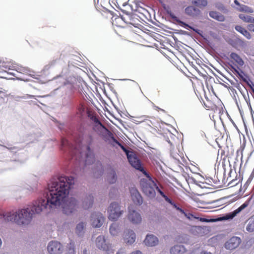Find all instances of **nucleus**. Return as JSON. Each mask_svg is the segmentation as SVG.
<instances>
[{"mask_svg":"<svg viewBox=\"0 0 254 254\" xmlns=\"http://www.w3.org/2000/svg\"><path fill=\"white\" fill-rule=\"evenodd\" d=\"M112 141L115 143L116 144L119 145L121 148L123 150L124 152H126V149H127L125 146H124L122 143H121L114 136L113 133L111 132L108 135Z\"/></svg>","mask_w":254,"mask_h":254,"instance_id":"obj_28","label":"nucleus"},{"mask_svg":"<svg viewBox=\"0 0 254 254\" xmlns=\"http://www.w3.org/2000/svg\"><path fill=\"white\" fill-rule=\"evenodd\" d=\"M209 15L211 18L219 21H223L225 19L224 16L217 11H211L209 13Z\"/></svg>","mask_w":254,"mask_h":254,"instance_id":"obj_22","label":"nucleus"},{"mask_svg":"<svg viewBox=\"0 0 254 254\" xmlns=\"http://www.w3.org/2000/svg\"><path fill=\"white\" fill-rule=\"evenodd\" d=\"M186 15L192 18H197L200 16L201 12L199 9L193 5H189L185 9Z\"/></svg>","mask_w":254,"mask_h":254,"instance_id":"obj_13","label":"nucleus"},{"mask_svg":"<svg viewBox=\"0 0 254 254\" xmlns=\"http://www.w3.org/2000/svg\"><path fill=\"white\" fill-rule=\"evenodd\" d=\"M230 57L232 59L234 60L240 66H243L244 62L242 59L237 54L235 53H231Z\"/></svg>","mask_w":254,"mask_h":254,"instance_id":"obj_24","label":"nucleus"},{"mask_svg":"<svg viewBox=\"0 0 254 254\" xmlns=\"http://www.w3.org/2000/svg\"><path fill=\"white\" fill-rule=\"evenodd\" d=\"M96 246L97 248L105 252H109L111 248V245L108 242L105 237L103 235H100L96 238Z\"/></svg>","mask_w":254,"mask_h":254,"instance_id":"obj_8","label":"nucleus"},{"mask_svg":"<svg viewBox=\"0 0 254 254\" xmlns=\"http://www.w3.org/2000/svg\"><path fill=\"white\" fill-rule=\"evenodd\" d=\"M110 233L111 234V235L114 236L116 235L117 233V226L116 224H112L110 227Z\"/></svg>","mask_w":254,"mask_h":254,"instance_id":"obj_35","label":"nucleus"},{"mask_svg":"<svg viewBox=\"0 0 254 254\" xmlns=\"http://www.w3.org/2000/svg\"><path fill=\"white\" fill-rule=\"evenodd\" d=\"M112 141L115 143L116 144L119 145L121 148L123 150L124 152H126V149H127L125 146H124L122 143H121L114 136L113 133L111 132L108 135Z\"/></svg>","mask_w":254,"mask_h":254,"instance_id":"obj_27","label":"nucleus"},{"mask_svg":"<svg viewBox=\"0 0 254 254\" xmlns=\"http://www.w3.org/2000/svg\"><path fill=\"white\" fill-rule=\"evenodd\" d=\"M130 254H142V253L140 251L137 250L132 252Z\"/></svg>","mask_w":254,"mask_h":254,"instance_id":"obj_50","label":"nucleus"},{"mask_svg":"<svg viewBox=\"0 0 254 254\" xmlns=\"http://www.w3.org/2000/svg\"><path fill=\"white\" fill-rule=\"evenodd\" d=\"M56 62V61H53L52 62H51V63L50 64L51 66L54 65Z\"/></svg>","mask_w":254,"mask_h":254,"instance_id":"obj_57","label":"nucleus"},{"mask_svg":"<svg viewBox=\"0 0 254 254\" xmlns=\"http://www.w3.org/2000/svg\"><path fill=\"white\" fill-rule=\"evenodd\" d=\"M124 152L128 162L132 167L140 171H144L142 163L134 151L127 149L126 152Z\"/></svg>","mask_w":254,"mask_h":254,"instance_id":"obj_5","label":"nucleus"},{"mask_svg":"<svg viewBox=\"0 0 254 254\" xmlns=\"http://www.w3.org/2000/svg\"><path fill=\"white\" fill-rule=\"evenodd\" d=\"M158 238L153 234H147L144 240V244L148 247L156 246L158 244Z\"/></svg>","mask_w":254,"mask_h":254,"instance_id":"obj_15","label":"nucleus"},{"mask_svg":"<svg viewBox=\"0 0 254 254\" xmlns=\"http://www.w3.org/2000/svg\"><path fill=\"white\" fill-rule=\"evenodd\" d=\"M94 202V196L92 194L86 195L82 202V206L84 209L91 207Z\"/></svg>","mask_w":254,"mask_h":254,"instance_id":"obj_18","label":"nucleus"},{"mask_svg":"<svg viewBox=\"0 0 254 254\" xmlns=\"http://www.w3.org/2000/svg\"><path fill=\"white\" fill-rule=\"evenodd\" d=\"M184 215L189 220H191L192 218H194L195 219L199 218H196V217H194L192 214H191L190 212H187V211L185 213Z\"/></svg>","mask_w":254,"mask_h":254,"instance_id":"obj_40","label":"nucleus"},{"mask_svg":"<svg viewBox=\"0 0 254 254\" xmlns=\"http://www.w3.org/2000/svg\"><path fill=\"white\" fill-rule=\"evenodd\" d=\"M74 184V181L73 176L61 175L53 178L51 183L48 184V188L44 190L43 193L45 201L48 200V205H51L50 199H51L52 191H57L55 193L56 194L53 195V200L60 197V195H63V193L65 192L66 194L59 204L51 205V207L48 208V213L50 212L51 208L62 205H63V213L66 215L70 214L76 210L77 201L75 198L71 197L66 201L69 193V190L72 188Z\"/></svg>","mask_w":254,"mask_h":254,"instance_id":"obj_2","label":"nucleus"},{"mask_svg":"<svg viewBox=\"0 0 254 254\" xmlns=\"http://www.w3.org/2000/svg\"><path fill=\"white\" fill-rule=\"evenodd\" d=\"M124 252H122V250H120V251L118 252L116 254H124Z\"/></svg>","mask_w":254,"mask_h":254,"instance_id":"obj_58","label":"nucleus"},{"mask_svg":"<svg viewBox=\"0 0 254 254\" xmlns=\"http://www.w3.org/2000/svg\"><path fill=\"white\" fill-rule=\"evenodd\" d=\"M125 234V242L129 245L132 244L136 239V235L134 231L130 229L127 230Z\"/></svg>","mask_w":254,"mask_h":254,"instance_id":"obj_16","label":"nucleus"},{"mask_svg":"<svg viewBox=\"0 0 254 254\" xmlns=\"http://www.w3.org/2000/svg\"><path fill=\"white\" fill-rule=\"evenodd\" d=\"M146 177L147 178L140 179V185L143 193L150 198H153L156 194L155 189L157 184L148 174H146Z\"/></svg>","mask_w":254,"mask_h":254,"instance_id":"obj_4","label":"nucleus"},{"mask_svg":"<svg viewBox=\"0 0 254 254\" xmlns=\"http://www.w3.org/2000/svg\"><path fill=\"white\" fill-rule=\"evenodd\" d=\"M201 254H212L210 252H207L206 251H201V252L200 253Z\"/></svg>","mask_w":254,"mask_h":254,"instance_id":"obj_55","label":"nucleus"},{"mask_svg":"<svg viewBox=\"0 0 254 254\" xmlns=\"http://www.w3.org/2000/svg\"><path fill=\"white\" fill-rule=\"evenodd\" d=\"M199 220L201 222H210V221L214 222V221L213 220V221H210V220H208V219H207L206 218H201V217L199 218Z\"/></svg>","mask_w":254,"mask_h":254,"instance_id":"obj_49","label":"nucleus"},{"mask_svg":"<svg viewBox=\"0 0 254 254\" xmlns=\"http://www.w3.org/2000/svg\"><path fill=\"white\" fill-rule=\"evenodd\" d=\"M186 249L183 245H175L170 249L171 254H184L186 252Z\"/></svg>","mask_w":254,"mask_h":254,"instance_id":"obj_19","label":"nucleus"},{"mask_svg":"<svg viewBox=\"0 0 254 254\" xmlns=\"http://www.w3.org/2000/svg\"><path fill=\"white\" fill-rule=\"evenodd\" d=\"M192 29H191L192 30H193L194 32H195L196 33H197L199 36H202V31H201L200 30H199L198 29L195 28L193 27H192Z\"/></svg>","mask_w":254,"mask_h":254,"instance_id":"obj_44","label":"nucleus"},{"mask_svg":"<svg viewBox=\"0 0 254 254\" xmlns=\"http://www.w3.org/2000/svg\"><path fill=\"white\" fill-rule=\"evenodd\" d=\"M0 66H1V67H4L5 68H8V65H5L4 62H2V63L0 62Z\"/></svg>","mask_w":254,"mask_h":254,"instance_id":"obj_51","label":"nucleus"},{"mask_svg":"<svg viewBox=\"0 0 254 254\" xmlns=\"http://www.w3.org/2000/svg\"><path fill=\"white\" fill-rule=\"evenodd\" d=\"M239 18L245 22L254 24V17L245 14H240Z\"/></svg>","mask_w":254,"mask_h":254,"instance_id":"obj_25","label":"nucleus"},{"mask_svg":"<svg viewBox=\"0 0 254 254\" xmlns=\"http://www.w3.org/2000/svg\"><path fill=\"white\" fill-rule=\"evenodd\" d=\"M166 140L170 144L171 146H173L172 143L171 142L168 137L166 139Z\"/></svg>","mask_w":254,"mask_h":254,"instance_id":"obj_56","label":"nucleus"},{"mask_svg":"<svg viewBox=\"0 0 254 254\" xmlns=\"http://www.w3.org/2000/svg\"><path fill=\"white\" fill-rule=\"evenodd\" d=\"M35 96L33 95L27 94L26 96H15L13 97V99L17 101H18L19 99H27V98H34Z\"/></svg>","mask_w":254,"mask_h":254,"instance_id":"obj_37","label":"nucleus"},{"mask_svg":"<svg viewBox=\"0 0 254 254\" xmlns=\"http://www.w3.org/2000/svg\"><path fill=\"white\" fill-rule=\"evenodd\" d=\"M237 180H232L228 185V186H230V187L235 186L237 184V183H236Z\"/></svg>","mask_w":254,"mask_h":254,"instance_id":"obj_46","label":"nucleus"},{"mask_svg":"<svg viewBox=\"0 0 254 254\" xmlns=\"http://www.w3.org/2000/svg\"><path fill=\"white\" fill-rule=\"evenodd\" d=\"M1 244H2V241H1V239L0 238V247H1Z\"/></svg>","mask_w":254,"mask_h":254,"instance_id":"obj_61","label":"nucleus"},{"mask_svg":"<svg viewBox=\"0 0 254 254\" xmlns=\"http://www.w3.org/2000/svg\"><path fill=\"white\" fill-rule=\"evenodd\" d=\"M248 29L249 30L254 32V24H249L248 25Z\"/></svg>","mask_w":254,"mask_h":254,"instance_id":"obj_47","label":"nucleus"},{"mask_svg":"<svg viewBox=\"0 0 254 254\" xmlns=\"http://www.w3.org/2000/svg\"><path fill=\"white\" fill-rule=\"evenodd\" d=\"M127 218L128 220L133 224H139L142 221L140 214L136 210L130 209H128Z\"/></svg>","mask_w":254,"mask_h":254,"instance_id":"obj_12","label":"nucleus"},{"mask_svg":"<svg viewBox=\"0 0 254 254\" xmlns=\"http://www.w3.org/2000/svg\"><path fill=\"white\" fill-rule=\"evenodd\" d=\"M81 254H88V251L86 249H85L81 252Z\"/></svg>","mask_w":254,"mask_h":254,"instance_id":"obj_53","label":"nucleus"},{"mask_svg":"<svg viewBox=\"0 0 254 254\" xmlns=\"http://www.w3.org/2000/svg\"><path fill=\"white\" fill-rule=\"evenodd\" d=\"M95 165H96L97 168V170H93V172L95 177L98 178L102 176L103 173V170L100 162L97 163Z\"/></svg>","mask_w":254,"mask_h":254,"instance_id":"obj_26","label":"nucleus"},{"mask_svg":"<svg viewBox=\"0 0 254 254\" xmlns=\"http://www.w3.org/2000/svg\"><path fill=\"white\" fill-rule=\"evenodd\" d=\"M64 125H60V126L59 127L60 129L62 130L64 127Z\"/></svg>","mask_w":254,"mask_h":254,"instance_id":"obj_59","label":"nucleus"},{"mask_svg":"<svg viewBox=\"0 0 254 254\" xmlns=\"http://www.w3.org/2000/svg\"><path fill=\"white\" fill-rule=\"evenodd\" d=\"M254 177V169L252 171V173L251 174L249 178H248V180L247 181L246 183L244 185V187H247L249 184L252 182V180L253 179Z\"/></svg>","mask_w":254,"mask_h":254,"instance_id":"obj_39","label":"nucleus"},{"mask_svg":"<svg viewBox=\"0 0 254 254\" xmlns=\"http://www.w3.org/2000/svg\"><path fill=\"white\" fill-rule=\"evenodd\" d=\"M85 224L83 222H80L77 224L75 228V233L79 236L81 237L84 233Z\"/></svg>","mask_w":254,"mask_h":254,"instance_id":"obj_23","label":"nucleus"},{"mask_svg":"<svg viewBox=\"0 0 254 254\" xmlns=\"http://www.w3.org/2000/svg\"><path fill=\"white\" fill-rule=\"evenodd\" d=\"M92 120L93 121L94 125H99L102 123L100 122V121L99 120V119L96 117H92L91 118Z\"/></svg>","mask_w":254,"mask_h":254,"instance_id":"obj_41","label":"nucleus"},{"mask_svg":"<svg viewBox=\"0 0 254 254\" xmlns=\"http://www.w3.org/2000/svg\"><path fill=\"white\" fill-rule=\"evenodd\" d=\"M174 208H175L177 210L179 211L181 214H185L186 211H185L183 209H182L181 207L178 206L176 203H175L173 200L172 202L170 203Z\"/></svg>","mask_w":254,"mask_h":254,"instance_id":"obj_32","label":"nucleus"},{"mask_svg":"<svg viewBox=\"0 0 254 254\" xmlns=\"http://www.w3.org/2000/svg\"><path fill=\"white\" fill-rule=\"evenodd\" d=\"M199 6H202L203 7H205L207 6L208 4V2L207 0H199Z\"/></svg>","mask_w":254,"mask_h":254,"instance_id":"obj_42","label":"nucleus"},{"mask_svg":"<svg viewBox=\"0 0 254 254\" xmlns=\"http://www.w3.org/2000/svg\"><path fill=\"white\" fill-rule=\"evenodd\" d=\"M234 2L236 5L239 6V7H240L242 5V4H241L239 1L237 0H234Z\"/></svg>","mask_w":254,"mask_h":254,"instance_id":"obj_52","label":"nucleus"},{"mask_svg":"<svg viewBox=\"0 0 254 254\" xmlns=\"http://www.w3.org/2000/svg\"><path fill=\"white\" fill-rule=\"evenodd\" d=\"M0 146H3V147L7 149L8 150H9L11 152H15L16 151H15V150H16L17 149V147H15V146H14V147H8L6 146H4V145H2L1 144H0Z\"/></svg>","mask_w":254,"mask_h":254,"instance_id":"obj_43","label":"nucleus"},{"mask_svg":"<svg viewBox=\"0 0 254 254\" xmlns=\"http://www.w3.org/2000/svg\"><path fill=\"white\" fill-rule=\"evenodd\" d=\"M216 7L224 13H226L228 11V10L224 5L221 2L217 3L216 4Z\"/></svg>","mask_w":254,"mask_h":254,"instance_id":"obj_33","label":"nucleus"},{"mask_svg":"<svg viewBox=\"0 0 254 254\" xmlns=\"http://www.w3.org/2000/svg\"><path fill=\"white\" fill-rule=\"evenodd\" d=\"M109 213V219L111 220L116 221L121 217L124 210H121V206L117 202H112L108 207Z\"/></svg>","mask_w":254,"mask_h":254,"instance_id":"obj_6","label":"nucleus"},{"mask_svg":"<svg viewBox=\"0 0 254 254\" xmlns=\"http://www.w3.org/2000/svg\"><path fill=\"white\" fill-rule=\"evenodd\" d=\"M167 13L172 19L177 22L180 26L188 30H191V29H192V26H190L185 22H184L179 19L173 12H171V11L167 10Z\"/></svg>","mask_w":254,"mask_h":254,"instance_id":"obj_17","label":"nucleus"},{"mask_svg":"<svg viewBox=\"0 0 254 254\" xmlns=\"http://www.w3.org/2000/svg\"><path fill=\"white\" fill-rule=\"evenodd\" d=\"M246 230L249 232L254 231V217L251 218L249 219V223L246 227Z\"/></svg>","mask_w":254,"mask_h":254,"instance_id":"obj_30","label":"nucleus"},{"mask_svg":"<svg viewBox=\"0 0 254 254\" xmlns=\"http://www.w3.org/2000/svg\"><path fill=\"white\" fill-rule=\"evenodd\" d=\"M242 242L241 239L237 236H233L226 241L224 244L226 249L233 250L239 247Z\"/></svg>","mask_w":254,"mask_h":254,"instance_id":"obj_10","label":"nucleus"},{"mask_svg":"<svg viewBox=\"0 0 254 254\" xmlns=\"http://www.w3.org/2000/svg\"><path fill=\"white\" fill-rule=\"evenodd\" d=\"M156 190L157 191V192L160 194V195L164 198L165 201L169 203V204L172 202V200L169 197H168L164 192L159 188V187L158 186V185H156Z\"/></svg>","mask_w":254,"mask_h":254,"instance_id":"obj_29","label":"nucleus"},{"mask_svg":"<svg viewBox=\"0 0 254 254\" xmlns=\"http://www.w3.org/2000/svg\"><path fill=\"white\" fill-rule=\"evenodd\" d=\"M117 180V175L115 170L113 169L110 170L107 175V181L110 184H115Z\"/></svg>","mask_w":254,"mask_h":254,"instance_id":"obj_20","label":"nucleus"},{"mask_svg":"<svg viewBox=\"0 0 254 254\" xmlns=\"http://www.w3.org/2000/svg\"><path fill=\"white\" fill-rule=\"evenodd\" d=\"M73 138L74 143L63 137L61 139V149L65 154L66 159L69 162L71 167L74 168V173L81 170L84 166L91 164L95 161L94 154L90 148L93 141V137L89 135L86 140L87 145L84 147L80 137Z\"/></svg>","mask_w":254,"mask_h":254,"instance_id":"obj_1","label":"nucleus"},{"mask_svg":"<svg viewBox=\"0 0 254 254\" xmlns=\"http://www.w3.org/2000/svg\"><path fill=\"white\" fill-rule=\"evenodd\" d=\"M182 33L184 34V35H188V36H190V34H189V33L187 31H182Z\"/></svg>","mask_w":254,"mask_h":254,"instance_id":"obj_54","label":"nucleus"},{"mask_svg":"<svg viewBox=\"0 0 254 254\" xmlns=\"http://www.w3.org/2000/svg\"><path fill=\"white\" fill-rule=\"evenodd\" d=\"M234 217H235V214H233L232 212L227 213L225 214L224 216H223L221 220H231Z\"/></svg>","mask_w":254,"mask_h":254,"instance_id":"obj_34","label":"nucleus"},{"mask_svg":"<svg viewBox=\"0 0 254 254\" xmlns=\"http://www.w3.org/2000/svg\"><path fill=\"white\" fill-rule=\"evenodd\" d=\"M105 218L100 212H94L91 215V225L94 228H100L104 222Z\"/></svg>","mask_w":254,"mask_h":254,"instance_id":"obj_7","label":"nucleus"},{"mask_svg":"<svg viewBox=\"0 0 254 254\" xmlns=\"http://www.w3.org/2000/svg\"><path fill=\"white\" fill-rule=\"evenodd\" d=\"M192 4L196 6H199V0H194L191 1Z\"/></svg>","mask_w":254,"mask_h":254,"instance_id":"obj_48","label":"nucleus"},{"mask_svg":"<svg viewBox=\"0 0 254 254\" xmlns=\"http://www.w3.org/2000/svg\"><path fill=\"white\" fill-rule=\"evenodd\" d=\"M93 130L99 135L105 138L111 131L102 123L99 125H94Z\"/></svg>","mask_w":254,"mask_h":254,"instance_id":"obj_14","label":"nucleus"},{"mask_svg":"<svg viewBox=\"0 0 254 254\" xmlns=\"http://www.w3.org/2000/svg\"><path fill=\"white\" fill-rule=\"evenodd\" d=\"M47 250L50 254H60L63 252V247L60 242L51 241L48 245Z\"/></svg>","mask_w":254,"mask_h":254,"instance_id":"obj_9","label":"nucleus"},{"mask_svg":"<svg viewBox=\"0 0 254 254\" xmlns=\"http://www.w3.org/2000/svg\"><path fill=\"white\" fill-rule=\"evenodd\" d=\"M233 124H234V126L236 127V128H237V126H236V125L234 123H233Z\"/></svg>","mask_w":254,"mask_h":254,"instance_id":"obj_63","label":"nucleus"},{"mask_svg":"<svg viewBox=\"0 0 254 254\" xmlns=\"http://www.w3.org/2000/svg\"><path fill=\"white\" fill-rule=\"evenodd\" d=\"M242 206V205L241 206L238 208H237V209H236L235 210H234V211L232 212L233 213V214H235V217L237 215V214L238 213L240 212L241 211V210L243 209V208H241Z\"/></svg>","mask_w":254,"mask_h":254,"instance_id":"obj_45","label":"nucleus"},{"mask_svg":"<svg viewBox=\"0 0 254 254\" xmlns=\"http://www.w3.org/2000/svg\"><path fill=\"white\" fill-rule=\"evenodd\" d=\"M231 67L236 71V72H238V71L237 70V69L234 67L232 65H231Z\"/></svg>","mask_w":254,"mask_h":254,"instance_id":"obj_60","label":"nucleus"},{"mask_svg":"<svg viewBox=\"0 0 254 254\" xmlns=\"http://www.w3.org/2000/svg\"><path fill=\"white\" fill-rule=\"evenodd\" d=\"M69 100H70V101H69V103H68L69 105H70L72 103H71V101L70 99H69Z\"/></svg>","mask_w":254,"mask_h":254,"instance_id":"obj_62","label":"nucleus"},{"mask_svg":"<svg viewBox=\"0 0 254 254\" xmlns=\"http://www.w3.org/2000/svg\"><path fill=\"white\" fill-rule=\"evenodd\" d=\"M237 8L240 11H245L250 13L253 12V10L252 8L244 4H242L240 7H237Z\"/></svg>","mask_w":254,"mask_h":254,"instance_id":"obj_31","label":"nucleus"},{"mask_svg":"<svg viewBox=\"0 0 254 254\" xmlns=\"http://www.w3.org/2000/svg\"><path fill=\"white\" fill-rule=\"evenodd\" d=\"M117 192H118V190L114 187H112V188H111V189L110 190V191H109V194L110 197L112 198H114V195H116Z\"/></svg>","mask_w":254,"mask_h":254,"instance_id":"obj_36","label":"nucleus"},{"mask_svg":"<svg viewBox=\"0 0 254 254\" xmlns=\"http://www.w3.org/2000/svg\"><path fill=\"white\" fill-rule=\"evenodd\" d=\"M131 199L135 204L140 206L143 203V198L138 191L135 188H131L129 189Z\"/></svg>","mask_w":254,"mask_h":254,"instance_id":"obj_11","label":"nucleus"},{"mask_svg":"<svg viewBox=\"0 0 254 254\" xmlns=\"http://www.w3.org/2000/svg\"><path fill=\"white\" fill-rule=\"evenodd\" d=\"M243 80L246 82L247 85L250 87L251 89L253 91V89L254 90V83L250 79L247 80L246 78H243Z\"/></svg>","mask_w":254,"mask_h":254,"instance_id":"obj_38","label":"nucleus"},{"mask_svg":"<svg viewBox=\"0 0 254 254\" xmlns=\"http://www.w3.org/2000/svg\"><path fill=\"white\" fill-rule=\"evenodd\" d=\"M52 192V196L50 199L51 205H48L49 201H45V199L43 196L26 208L19 209L17 211L0 212V219L14 222L19 225H28L31 222L35 214H39L40 212L48 213V208L51 207V205L59 204L66 194L65 192L63 193V195H60V197L53 200V195H55V193L57 192L55 191Z\"/></svg>","mask_w":254,"mask_h":254,"instance_id":"obj_3","label":"nucleus"},{"mask_svg":"<svg viewBox=\"0 0 254 254\" xmlns=\"http://www.w3.org/2000/svg\"><path fill=\"white\" fill-rule=\"evenodd\" d=\"M244 207H245V205H244V204H243V205H242V207H241V208H243Z\"/></svg>","mask_w":254,"mask_h":254,"instance_id":"obj_64","label":"nucleus"},{"mask_svg":"<svg viewBox=\"0 0 254 254\" xmlns=\"http://www.w3.org/2000/svg\"><path fill=\"white\" fill-rule=\"evenodd\" d=\"M235 29L236 31L243 35L248 39H251L252 37L250 33L244 27L240 25L235 26Z\"/></svg>","mask_w":254,"mask_h":254,"instance_id":"obj_21","label":"nucleus"}]
</instances>
